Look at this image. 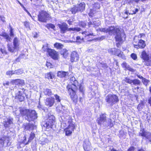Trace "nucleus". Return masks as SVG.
<instances>
[{
  "instance_id": "nucleus-1",
  "label": "nucleus",
  "mask_w": 151,
  "mask_h": 151,
  "mask_svg": "<svg viewBox=\"0 0 151 151\" xmlns=\"http://www.w3.org/2000/svg\"><path fill=\"white\" fill-rule=\"evenodd\" d=\"M70 80L71 84H68L67 86V88L68 90V93H70V98L73 101L76 103L77 101V96L76 94L75 90L76 88V85L77 84V81L74 77H71Z\"/></svg>"
},
{
  "instance_id": "nucleus-2",
  "label": "nucleus",
  "mask_w": 151,
  "mask_h": 151,
  "mask_svg": "<svg viewBox=\"0 0 151 151\" xmlns=\"http://www.w3.org/2000/svg\"><path fill=\"white\" fill-rule=\"evenodd\" d=\"M20 112L21 115L29 122L34 121L37 117V114L34 110L21 108Z\"/></svg>"
},
{
  "instance_id": "nucleus-3",
  "label": "nucleus",
  "mask_w": 151,
  "mask_h": 151,
  "mask_svg": "<svg viewBox=\"0 0 151 151\" xmlns=\"http://www.w3.org/2000/svg\"><path fill=\"white\" fill-rule=\"evenodd\" d=\"M108 32L110 35H115V38L116 41L121 42L123 40V38L125 39V35L121 32L119 28L114 26H111L108 28Z\"/></svg>"
},
{
  "instance_id": "nucleus-4",
  "label": "nucleus",
  "mask_w": 151,
  "mask_h": 151,
  "mask_svg": "<svg viewBox=\"0 0 151 151\" xmlns=\"http://www.w3.org/2000/svg\"><path fill=\"white\" fill-rule=\"evenodd\" d=\"M98 124L101 126L105 127H112L113 123L111 119L106 117V114H102L100 115L99 119L98 120Z\"/></svg>"
},
{
  "instance_id": "nucleus-5",
  "label": "nucleus",
  "mask_w": 151,
  "mask_h": 151,
  "mask_svg": "<svg viewBox=\"0 0 151 151\" xmlns=\"http://www.w3.org/2000/svg\"><path fill=\"white\" fill-rule=\"evenodd\" d=\"M58 26L60 29V32L62 34L65 33L67 31H76L79 32L81 30V29L79 27L68 28V24L65 23H63L61 24H59Z\"/></svg>"
},
{
  "instance_id": "nucleus-6",
  "label": "nucleus",
  "mask_w": 151,
  "mask_h": 151,
  "mask_svg": "<svg viewBox=\"0 0 151 151\" xmlns=\"http://www.w3.org/2000/svg\"><path fill=\"white\" fill-rule=\"evenodd\" d=\"M48 118L46 121H43L41 123L42 125L47 128H52V126L55 122V118L53 115H48Z\"/></svg>"
},
{
  "instance_id": "nucleus-7",
  "label": "nucleus",
  "mask_w": 151,
  "mask_h": 151,
  "mask_svg": "<svg viewBox=\"0 0 151 151\" xmlns=\"http://www.w3.org/2000/svg\"><path fill=\"white\" fill-rule=\"evenodd\" d=\"M105 101L111 106H112L114 104L118 102L119 101L118 96L113 94H109L107 95L105 98Z\"/></svg>"
},
{
  "instance_id": "nucleus-8",
  "label": "nucleus",
  "mask_w": 151,
  "mask_h": 151,
  "mask_svg": "<svg viewBox=\"0 0 151 151\" xmlns=\"http://www.w3.org/2000/svg\"><path fill=\"white\" fill-rule=\"evenodd\" d=\"M49 16V14L46 12L41 11L38 15V20L41 22H46Z\"/></svg>"
},
{
  "instance_id": "nucleus-9",
  "label": "nucleus",
  "mask_w": 151,
  "mask_h": 151,
  "mask_svg": "<svg viewBox=\"0 0 151 151\" xmlns=\"http://www.w3.org/2000/svg\"><path fill=\"white\" fill-rule=\"evenodd\" d=\"M56 109L57 112L60 114V115L62 114V115L64 116H65V115L68 114V110L67 108L61 104L58 105Z\"/></svg>"
},
{
  "instance_id": "nucleus-10",
  "label": "nucleus",
  "mask_w": 151,
  "mask_h": 151,
  "mask_svg": "<svg viewBox=\"0 0 151 151\" xmlns=\"http://www.w3.org/2000/svg\"><path fill=\"white\" fill-rule=\"evenodd\" d=\"M10 138L9 137L4 136L0 137V147H6L9 145Z\"/></svg>"
},
{
  "instance_id": "nucleus-11",
  "label": "nucleus",
  "mask_w": 151,
  "mask_h": 151,
  "mask_svg": "<svg viewBox=\"0 0 151 151\" xmlns=\"http://www.w3.org/2000/svg\"><path fill=\"white\" fill-rule=\"evenodd\" d=\"M47 52L49 56L53 59L56 60L58 59V54L55 50L48 48Z\"/></svg>"
},
{
  "instance_id": "nucleus-12",
  "label": "nucleus",
  "mask_w": 151,
  "mask_h": 151,
  "mask_svg": "<svg viewBox=\"0 0 151 151\" xmlns=\"http://www.w3.org/2000/svg\"><path fill=\"white\" fill-rule=\"evenodd\" d=\"M24 89H20L18 91V93L16 95V98L18 99L20 101H23L24 99L25 96L24 93Z\"/></svg>"
},
{
  "instance_id": "nucleus-13",
  "label": "nucleus",
  "mask_w": 151,
  "mask_h": 151,
  "mask_svg": "<svg viewBox=\"0 0 151 151\" xmlns=\"http://www.w3.org/2000/svg\"><path fill=\"white\" fill-rule=\"evenodd\" d=\"M13 119L12 118H7L5 121H4L3 124L5 128H12L14 125L13 123Z\"/></svg>"
},
{
  "instance_id": "nucleus-14",
  "label": "nucleus",
  "mask_w": 151,
  "mask_h": 151,
  "mask_svg": "<svg viewBox=\"0 0 151 151\" xmlns=\"http://www.w3.org/2000/svg\"><path fill=\"white\" fill-rule=\"evenodd\" d=\"M75 127L74 124H71L68 125V127L65 129L66 135L70 136L72 134V132L74 131Z\"/></svg>"
},
{
  "instance_id": "nucleus-15",
  "label": "nucleus",
  "mask_w": 151,
  "mask_h": 151,
  "mask_svg": "<svg viewBox=\"0 0 151 151\" xmlns=\"http://www.w3.org/2000/svg\"><path fill=\"white\" fill-rule=\"evenodd\" d=\"M110 50L112 52L113 54H114L119 57L124 59V55L123 54V52H122L120 50L116 49H112Z\"/></svg>"
},
{
  "instance_id": "nucleus-16",
  "label": "nucleus",
  "mask_w": 151,
  "mask_h": 151,
  "mask_svg": "<svg viewBox=\"0 0 151 151\" xmlns=\"http://www.w3.org/2000/svg\"><path fill=\"white\" fill-rule=\"evenodd\" d=\"M79 56L78 54L76 51L73 52L71 54L70 60L72 62L76 61L78 60Z\"/></svg>"
},
{
  "instance_id": "nucleus-17",
  "label": "nucleus",
  "mask_w": 151,
  "mask_h": 151,
  "mask_svg": "<svg viewBox=\"0 0 151 151\" xmlns=\"http://www.w3.org/2000/svg\"><path fill=\"white\" fill-rule=\"evenodd\" d=\"M134 45L135 48L137 49L143 48L145 47L146 44L144 41L142 40H140L138 42V45Z\"/></svg>"
},
{
  "instance_id": "nucleus-18",
  "label": "nucleus",
  "mask_w": 151,
  "mask_h": 151,
  "mask_svg": "<svg viewBox=\"0 0 151 151\" xmlns=\"http://www.w3.org/2000/svg\"><path fill=\"white\" fill-rule=\"evenodd\" d=\"M82 34L84 36L85 38L88 39L89 38H92V36H94L95 35L91 31L86 30L82 32Z\"/></svg>"
},
{
  "instance_id": "nucleus-19",
  "label": "nucleus",
  "mask_w": 151,
  "mask_h": 151,
  "mask_svg": "<svg viewBox=\"0 0 151 151\" xmlns=\"http://www.w3.org/2000/svg\"><path fill=\"white\" fill-rule=\"evenodd\" d=\"M55 102L54 98H47L45 102V105L49 107H52L53 105Z\"/></svg>"
},
{
  "instance_id": "nucleus-20",
  "label": "nucleus",
  "mask_w": 151,
  "mask_h": 151,
  "mask_svg": "<svg viewBox=\"0 0 151 151\" xmlns=\"http://www.w3.org/2000/svg\"><path fill=\"white\" fill-rule=\"evenodd\" d=\"M12 82L16 85L23 86L24 84V81L23 80L17 79L12 81Z\"/></svg>"
},
{
  "instance_id": "nucleus-21",
  "label": "nucleus",
  "mask_w": 151,
  "mask_h": 151,
  "mask_svg": "<svg viewBox=\"0 0 151 151\" xmlns=\"http://www.w3.org/2000/svg\"><path fill=\"white\" fill-rule=\"evenodd\" d=\"M80 12H83L85 9L86 4L83 2H81L78 4L76 5Z\"/></svg>"
},
{
  "instance_id": "nucleus-22",
  "label": "nucleus",
  "mask_w": 151,
  "mask_h": 151,
  "mask_svg": "<svg viewBox=\"0 0 151 151\" xmlns=\"http://www.w3.org/2000/svg\"><path fill=\"white\" fill-rule=\"evenodd\" d=\"M132 10L130 11V12H129V11L127 10L126 9L125 10V13L128 15L129 14H136L137 12H138L139 11V9L137 8H135L133 7L132 8Z\"/></svg>"
},
{
  "instance_id": "nucleus-23",
  "label": "nucleus",
  "mask_w": 151,
  "mask_h": 151,
  "mask_svg": "<svg viewBox=\"0 0 151 151\" xmlns=\"http://www.w3.org/2000/svg\"><path fill=\"white\" fill-rule=\"evenodd\" d=\"M90 145L88 141L85 142L83 145V147L85 151H89L91 150Z\"/></svg>"
},
{
  "instance_id": "nucleus-24",
  "label": "nucleus",
  "mask_w": 151,
  "mask_h": 151,
  "mask_svg": "<svg viewBox=\"0 0 151 151\" xmlns=\"http://www.w3.org/2000/svg\"><path fill=\"white\" fill-rule=\"evenodd\" d=\"M93 9H91V12L94 14V12L95 11L96 9H99L100 8V5L98 3H95L93 5Z\"/></svg>"
},
{
  "instance_id": "nucleus-25",
  "label": "nucleus",
  "mask_w": 151,
  "mask_h": 151,
  "mask_svg": "<svg viewBox=\"0 0 151 151\" xmlns=\"http://www.w3.org/2000/svg\"><path fill=\"white\" fill-rule=\"evenodd\" d=\"M7 48L8 50L11 52H15L16 51L17 48H15L14 46H13L11 44H8Z\"/></svg>"
},
{
  "instance_id": "nucleus-26",
  "label": "nucleus",
  "mask_w": 151,
  "mask_h": 151,
  "mask_svg": "<svg viewBox=\"0 0 151 151\" xmlns=\"http://www.w3.org/2000/svg\"><path fill=\"white\" fill-rule=\"evenodd\" d=\"M123 68H125V69L132 72L134 71V69L132 68L129 65H127L126 62H123L122 65Z\"/></svg>"
},
{
  "instance_id": "nucleus-27",
  "label": "nucleus",
  "mask_w": 151,
  "mask_h": 151,
  "mask_svg": "<svg viewBox=\"0 0 151 151\" xmlns=\"http://www.w3.org/2000/svg\"><path fill=\"white\" fill-rule=\"evenodd\" d=\"M66 116L65 118V120H64V121H66V123L67 122L68 123V124H69L68 125H70V124H74L73 123H72V117L71 116H70L68 115H65Z\"/></svg>"
},
{
  "instance_id": "nucleus-28",
  "label": "nucleus",
  "mask_w": 151,
  "mask_h": 151,
  "mask_svg": "<svg viewBox=\"0 0 151 151\" xmlns=\"http://www.w3.org/2000/svg\"><path fill=\"white\" fill-rule=\"evenodd\" d=\"M36 128V126L33 124H29L25 127V129L29 130H32Z\"/></svg>"
},
{
  "instance_id": "nucleus-29",
  "label": "nucleus",
  "mask_w": 151,
  "mask_h": 151,
  "mask_svg": "<svg viewBox=\"0 0 151 151\" xmlns=\"http://www.w3.org/2000/svg\"><path fill=\"white\" fill-rule=\"evenodd\" d=\"M68 74L67 72L63 71H58L57 73V76L60 78L65 77Z\"/></svg>"
},
{
  "instance_id": "nucleus-30",
  "label": "nucleus",
  "mask_w": 151,
  "mask_h": 151,
  "mask_svg": "<svg viewBox=\"0 0 151 151\" xmlns=\"http://www.w3.org/2000/svg\"><path fill=\"white\" fill-rule=\"evenodd\" d=\"M142 58L144 60L148 61L149 59V56L145 51H143L141 54Z\"/></svg>"
},
{
  "instance_id": "nucleus-31",
  "label": "nucleus",
  "mask_w": 151,
  "mask_h": 151,
  "mask_svg": "<svg viewBox=\"0 0 151 151\" xmlns=\"http://www.w3.org/2000/svg\"><path fill=\"white\" fill-rule=\"evenodd\" d=\"M13 45L15 48H18L19 46V41L18 39L15 37L14 38L13 41Z\"/></svg>"
},
{
  "instance_id": "nucleus-32",
  "label": "nucleus",
  "mask_w": 151,
  "mask_h": 151,
  "mask_svg": "<svg viewBox=\"0 0 151 151\" xmlns=\"http://www.w3.org/2000/svg\"><path fill=\"white\" fill-rule=\"evenodd\" d=\"M60 54L61 55H63V56L64 58H66L67 57L68 53V51L66 49H64L62 50L61 51Z\"/></svg>"
},
{
  "instance_id": "nucleus-33",
  "label": "nucleus",
  "mask_w": 151,
  "mask_h": 151,
  "mask_svg": "<svg viewBox=\"0 0 151 151\" xmlns=\"http://www.w3.org/2000/svg\"><path fill=\"white\" fill-rule=\"evenodd\" d=\"M44 93L46 95L51 96L52 94L51 90L49 88H45L44 89Z\"/></svg>"
},
{
  "instance_id": "nucleus-34",
  "label": "nucleus",
  "mask_w": 151,
  "mask_h": 151,
  "mask_svg": "<svg viewBox=\"0 0 151 151\" xmlns=\"http://www.w3.org/2000/svg\"><path fill=\"white\" fill-rule=\"evenodd\" d=\"M132 80L129 77H126L123 80L122 82L124 83H126L132 85Z\"/></svg>"
},
{
  "instance_id": "nucleus-35",
  "label": "nucleus",
  "mask_w": 151,
  "mask_h": 151,
  "mask_svg": "<svg viewBox=\"0 0 151 151\" xmlns=\"http://www.w3.org/2000/svg\"><path fill=\"white\" fill-rule=\"evenodd\" d=\"M147 132L145 131L144 129H141L139 132V135L145 137Z\"/></svg>"
},
{
  "instance_id": "nucleus-36",
  "label": "nucleus",
  "mask_w": 151,
  "mask_h": 151,
  "mask_svg": "<svg viewBox=\"0 0 151 151\" xmlns=\"http://www.w3.org/2000/svg\"><path fill=\"white\" fill-rule=\"evenodd\" d=\"M6 40L7 42H8L10 41L11 38L9 37V35L6 33H2L1 35Z\"/></svg>"
},
{
  "instance_id": "nucleus-37",
  "label": "nucleus",
  "mask_w": 151,
  "mask_h": 151,
  "mask_svg": "<svg viewBox=\"0 0 151 151\" xmlns=\"http://www.w3.org/2000/svg\"><path fill=\"white\" fill-rule=\"evenodd\" d=\"M71 11L73 14H75L77 12L79 11L78 8L77 7L76 5L71 8Z\"/></svg>"
},
{
  "instance_id": "nucleus-38",
  "label": "nucleus",
  "mask_w": 151,
  "mask_h": 151,
  "mask_svg": "<svg viewBox=\"0 0 151 151\" xmlns=\"http://www.w3.org/2000/svg\"><path fill=\"white\" fill-rule=\"evenodd\" d=\"M54 46L57 49H61L63 47V45L62 44L58 42L55 43L54 44Z\"/></svg>"
},
{
  "instance_id": "nucleus-39",
  "label": "nucleus",
  "mask_w": 151,
  "mask_h": 151,
  "mask_svg": "<svg viewBox=\"0 0 151 151\" xmlns=\"http://www.w3.org/2000/svg\"><path fill=\"white\" fill-rule=\"evenodd\" d=\"M45 77L49 79H52L54 77V75L52 73L50 72L46 75Z\"/></svg>"
},
{
  "instance_id": "nucleus-40",
  "label": "nucleus",
  "mask_w": 151,
  "mask_h": 151,
  "mask_svg": "<svg viewBox=\"0 0 151 151\" xmlns=\"http://www.w3.org/2000/svg\"><path fill=\"white\" fill-rule=\"evenodd\" d=\"M132 84L136 86L139 85L141 83L140 81L137 79L132 80Z\"/></svg>"
},
{
  "instance_id": "nucleus-41",
  "label": "nucleus",
  "mask_w": 151,
  "mask_h": 151,
  "mask_svg": "<svg viewBox=\"0 0 151 151\" xmlns=\"http://www.w3.org/2000/svg\"><path fill=\"white\" fill-rule=\"evenodd\" d=\"M45 27L48 29H50V28H51L54 29L55 28V26L54 24L51 23L47 24L45 25Z\"/></svg>"
},
{
  "instance_id": "nucleus-42",
  "label": "nucleus",
  "mask_w": 151,
  "mask_h": 151,
  "mask_svg": "<svg viewBox=\"0 0 151 151\" xmlns=\"http://www.w3.org/2000/svg\"><path fill=\"white\" fill-rule=\"evenodd\" d=\"M88 22L86 21H81L79 22V24L80 26L83 27H85L87 25Z\"/></svg>"
},
{
  "instance_id": "nucleus-43",
  "label": "nucleus",
  "mask_w": 151,
  "mask_h": 151,
  "mask_svg": "<svg viewBox=\"0 0 151 151\" xmlns=\"http://www.w3.org/2000/svg\"><path fill=\"white\" fill-rule=\"evenodd\" d=\"M35 137V134L34 133L32 132L30 134L29 138L28 140V142H31V141Z\"/></svg>"
},
{
  "instance_id": "nucleus-44",
  "label": "nucleus",
  "mask_w": 151,
  "mask_h": 151,
  "mask_svg": "<svg viewBox=\"0 0 151 151\" xmlns=\"http://www.w3.org/2000/svg\"><path fill=\"white\" fill-rule=\"evenodd\" d=\"M145 137L148 139L150 142H151V134L147 132Z\"/></svg>"
},
{
  "instance_id": "nucleus-45",
  "label": "nucleus",
  "mask_w": 151,
  "mask_h": 151,
  "mask_svg": "<svg viewBox=\"0 0 151 151\" xmlns=\"http://www.w3.org/2000/svg\"><path fill=\"white\" fill-rule=\"evenodd\" d=\"M15 74L16 75H20L22 73L23 70L22 69H19L14 71Z\"/></svg>"
},
{
  "instance_id": "nucleus-46",
  "label": "nucleus",
  "mask_w": 151,
  "mask_h": 151,
  "mask_svg": "<svg viewBox=\"0 0 151 151\" xmlns=\"http://www.w3.org/2000/svg\"><path fill=\"white\" fill-rule=\"evenodd\" d=\"M6 74L8 76H11L15 74L14 71V70L8 71L6 72Z\"/></svg>"
},
{
  "instance_id": "nucleus-47",
  "label": "nucleus",
  "mask_w": 151,
  "mask_h": 151,
  "mask_svg": "<svg viewBox=\"0 0 151 151\" xmlns=\"http://www.w3.org/2000/svg\"><path fill=\"white\" fill-rule=\"evenodd\" d=\"M54 96L55 97V100L57 102H60L61 99L59 96L57 94H55L54 95Z\"/></svg>"
},
{
  "instance_id": "nucleus-48",
  "label": "nucleus",
  "mask_w": 151,
  "mask_h": 151,
  "mask_svg": "<svg viewBox=\"0 0 151 151\" xmlns=\"http://www.w3.org/2000/svg\"><path fill=\"white\" fill-rule=\"evenodd\" d=\"M93 27L96 28L99 26L100 24V22L99 21H93Z\"/></svg>"
},
{
  "instance_id": "nucleus-49",
  "label": "nucleus",
  "mask_w": 151,
  "mask_h": 151,
  "mask_svg": "<svg viewBox=\"0 0 151 151\" xmlns=\"http://www.w3.org/2000/svg\"><path fill=\"white\" fill-rule=\"evenodd\" d=\"M37 107L40 110H42L45 111V109L44 106L40 104V102L37 106Z\"/></svg>"
},
{
  "instance_id": "nucleus-50",
  "label": "nucleus",
  "mask_w": 151,
  "mask_h": 151,
  "mask_svg": "<svg viewBox=\"0 0 151 151\" xmlns=\"http://www.w3.org/2000/svg\"><path fill=\"white\" fill-rule=\"evenodd\" d=\"M99 30L102 32H108V28L106 29L105 28H99Z\"/></svg>"
},
{
  "instance_id": "nucleus-51",
  "label": "nucleus",
  "mask_w": 151,
  "mask_h": 151,
  "mask_svg": "<svg viewBox=\"0 0 151 151\" xmlns=\"http://www.w3.org/2000/svg\"><path fill=\"white\" fill-rule=\"evenodd\" d=\"M142 81L143 83L145 86H147L149 82V81L145 78H143Z\"/></svg>"
},
{
  "instance_id": "nucleus-52",
  "label": "nucleus",
  "mask_w": 151,
  "mask_h": 151,
  "mask_svg": "<svg viewBox=\"0 0 151 151\" xmlns=\"http://www.w3.org/2000/svg\"><path fill=\"white\" fill-rule=\"evenodd\" d=\"M24 140L22 141L21 142V143H23L25 145H27L29 144V143L30 142H29L28 141L27 142H26V137L25 136H24L23 137Z\"/></svg>"
},
{
  "instance_id": "nucleus-53",
  "label": "nucleus",
  "mask_w": 151,
  "mask_h": 151,
  "mask_svg": "<svg viewBox=\"0 0 151 151\" xmlns=\"http://www.w3.org/2000/svg\"><path fill=\"white\" fill-rule=\"evenodd\" d=\"M79 90L82 93V94H83V92L84 91V87L82 86L81 84H80L79 85Z\"/></svg>"
},
{
  "instance_id": "nucleus-54",
  "label": "nucleus",
  "mask_w": 151,
  "mask_h": 151,
  "mask_svg": "<svg viewBox=\"0 0 151 151\" xmlns=\"http://www.w3.org/2000/svg\"><path fill=\"white\" fill-rule=\"evenodd\" d=\"M24 55L23 54L20 55L19 57L16 59V61L17 62H19L20 61V60L21 58H24Z\"/></svg>"
},
{
  "instance_id": "nucleus-55",
  "label": "nucleus",
  "mask_w": 151,
  "mask_h": 151,
  "mask_svg": "<svg viewBox=\"0 0 151 151\" xmlns=\"http://www.w3.org/2000/svg\"><path fill=\"white\" fill-rule=\"evenodd\" d=\"M127 1L129 4L132 3L133 1H134L136 3H138L139 0H126Z\"/></svg>"
},
{
  "instance_id": "nucleus-56",
  "label": "nucleus",
  "mask_w": 151,
  "mask_h": 151,
  "mask_svg": "<svg viewBox=\"0 0 151 151\" xmlns=\"http://www.w3.org/2000/svg\"><path fill=\"white\" fill-rule=\"evenodd\" d=\"M131 57L134 60H135L137 58V55L134 53L132 54L131 55Z\"/></svg>"
},
{
  "instance_id": "nucleus-57",
  "label": "nucleus",
  "mask_w": 151,
  "mask_h": 151,
  "mask_svg": "<svg viewBox=\"0 0 151 151\" xmlns=\"http://www.w3.org/2000/svg\"><path fill=\"white\" fill-rule=\"evenodd\" d=\"M83 39L82 38L81 39L80 36H77L76 37V41L78 42H80Z\"/></svg>"
},
{
  "instance_id": "nucleus-58",
  "label": "nucleus",
  "mask_w": 151,
  "mask_h": 151,
  "mask_svg": "<svg viewBox=\"0 0 151 151\" xmlns=\"http://www.w3.org/2000/svg\"><path fill=\"white\" fill-rule=\"evenodd\" d=\"M5 18L3 17L0 15V20H1L2 22H4L5 21Z\"/></svg>"
},
{
  "instance_id": "nucleus-59",
  "label": "nucleus",
  "mask_w": 151,
  "mask_h": 151,
  "mask_svg": "<svg viewBox=\"0 0 151 151\" xmlns=\"http://www.w3.org/2000/svg\"><path fill=\"white\" fill-rule=\"evenodd\" d=\"M93 21H90V22H88L87 23H88V25L89 27L91 26L92 25H93V27L94 25H93Z\"/></svg>"
},
{
  "instance_id": "nucleus-60",
  "label": "nucleus",
  "mask_w": 151,
  "mask_h": 151,
  "mask_svg": "<svg viewBox=\"0 0 151 151\" xmlns=\"http://www.w3.org/2000/svg\"><path fill=\"white\" fill-rule=\"evenodd\" d=\"M24 11L27 13V14L30 16V17L33 20L34 19L32 18V16L31 15V14L29 13V12L26 9H25Z\"/></svg>"
},
{
  "instance_id": "nucleus-61",
  "label": "nucleus",
  "mask_w": 151,
  "mask_h": 151,
  "mask_svg": "<svg viewBox=\"0 0 151 151\" xmlns=\"http://www.w3.org/2000/svg\"><path fill=\"white\" fill-rule=\"evenodd\" d=\"M134 147H131L128 150V151H134Z\"/></svg>"
},
{
  "instance_id": "nucleus-62",
  "label": "nucleus",
  "mask_w": 151,
  "mask_h": 151,
  "mask_svg": "<svg viewBox=\"0 0 151 151\" xmlns=\"http://www.w3.org/2000/svg\"><path fill=\"white\" fill-rule=\"evenodd\" d=\"M145 63V65L147 66H151V63H150L149 61H147Z\"/></svg>"
},
{
  "instance_id": "nucleus-63",
  "label": "nucleus",
  "mask_w": 151,
  "mask_h": 151,
  "mask_svg": "<svg viewBox=\"0 0 151 151\" xmlns=\"http://www.w3.org/2000/svg\"><path fill=\"white\" fill-rule=\"evenodd\" d=\"M105 38V36H102L101 37H99L98 38L99 40H102L104 39Z\"/></svg>"
},
{
  "instance_id": "nucleus-64",
  "label": "nucleus",
  "mask_w": 151,
  "mask_h": 151,
  "mask_svg": "<svg viewBox=\"0 0 151 151\" xmlns=\"http://www.w3.org/2000/svg\"><path fill=\"white\" fill-rule=\"evenodd\" d=\"M51 64L50 63L47 62L46 64V65L47 67H50V68H51V67H50L51 66Z\"/></svg>"
}]
</instances>
